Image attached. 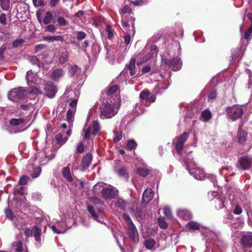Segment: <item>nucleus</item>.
Wrapping results in <instances>:
<instances>
[{
  "label": "nucleus",
  "instance_id": "69168bd1",
  "mask_svg": "<svg viewBox=\"0 0 252 252\" xmlns=\"http://www.w3.org/2000/svg\"><path fill=\"white\" fill-rule=\"evenodd\" d=\"M103 110H114V107H112L111 104L107 103L103 108Z\"/></svg>",
  "mask_w": 252,
  "mask_h": 252
},
{
  "label": "nucleus",
  "instance_id": "2eb2a0df",
  "mask_svg": "<svg viewBox=\"0 0 252 252\" xmlns=\"http://www.w3.org/2000/svg\"><path fill=\"white\" fill-rule=\"evenodd\" d=\"M177 214L178 217L184 220H188L191 218L190 212L186 210H179Z\"/></svg>",
  "mask_w": 252,
  "mask_h": 252
},
{
  "label": "nucleus",
  "instance_id": "c756f323",
  "mask_svg": "<svg viewBox=\"0 0 252 252\" xmlns=\"http://www.w3.org/2000/svg\"><path fill=\"white\" fill-rule=\"evenodd\" d=\"M212 118V114L211 111H202L201 115V118L204 122H207L211 119Z\"/></svg>",
  "mask_w": 252,
  "mask_h": 252
},
{
  "label": "nucleus",
  "instance_id": "ea45409f",
  "mask_svg": "<svg viewBox=\"0 0 252 252\" xmlns=\"http://www.w3.org/2000/svg\"><path fill=\"white\" fill-rule=\"evenodd\" d=\"M163 213L167 218H172V210L171 208L168 206L164 207L163 208Z\"/></svg>",
  "mask_w": 252,
  "mask_h": 252
},
{
  "label": "nucleus",
  "instance_id": "4468645a",
  "mask_svg": "<svg viewBox=\"0 0 252 252\" xmlns=\"http://www.w3.org/2000/svg\"><path fill=\"white\" fill-rule=\"evenodd\" d=\"M243 114V111H228V118L232 121H235L241 118Z\"/></svg>",
  "mask_w": 252,
  "mask_h": 252
},
{
  "label": "nucleus",
  "instance_id": "338daca9",
  "mask_svg": "<svg viewBox=\"0 0 252 252\" xmlns=\"http://www.w3.org/2000/svg\"><path fill=\"white\" fill-rule=\"evenodd\" d=\"M77 100L76 99H73L69 103V106L72 108H75L77 105Z\"/></svg>",
  "mask_w": 252,
  "mask_h": 252
},
{
  "label": "nucleus",
  "instance_id": "864d4df0",
  "mask_svg": "<svg viewBox=\"0 0 252 252\" xmlns=\"http://www.w3.org/2000/svg\"><path fill=\"white\" fill-rule=\"evenodd\" d=\"M217 95V94L216 91H212L208 94V100L210 101L213 100L216 97Z\"/></svg>",
  "mask_w": 252,
  "mask_h": 252
},
{
  "label": "nucleus",
  "instance_id": "dca6fc26",
  "mask_svg": "<svg viewBox=\"0 0 252 252\" xmlns=\"http://www.w3.org/2000/svg\"><path fill=\"white\" fill-rule=\"evenodd\" d=\"M28 121L27 119L24 118H19V119H12L10 120L9 124L11 126H17L20 125L21 124H24L25 122Z\"/></svg>",
  "mask_w": 252,
  "mask_h": 252
},
{
  "label": "nucleus",
  "instance_id": "f704fd0d",
  "mask_svg": "<svg viewBox=\"0 0 252 252\" xmlns=\"http://www.w3.org/2000/svg\"><path fill=\"white\" fill-rule=\"evenodd\" d=\"M33 5L36 7L44 6L47 3L46 0H32Z\"/></svg>",
  "mask_w": 252,
  "mask_h": 252
},
{
  "label": "nucleus",
  "instance_id": "a211bd4d",
  "mask_svg": "<svg viewBox=\"0 0 252 252\" xmlns=\"http://www.w3.org/2000/svg\"><path fill=\"white\" fill-rule=\"evenodd\" d=\"M119 176L126 179L129 177L127 168L126 166L121 167L118 170Z\"/></svg>",
  "mask_w": 252,
  "mask_h": 252
},
{
  "label": "nucleus",
  "instance_id": "c9c22d12",
  "mask_svg": "<svg viewBox=\"0 0 252 252\" xmlns=\"http://www.w3.org/2000/svg\"><path fill=\"white\" fill-rule=\"evenodd\" d=\"M115 137L113 138V141L115 143L120 141L122 138V133L121 131H114Z\"/></svg>",
  "mask_w": 252,
  "mask_h": 252
},
{
  "label": "nucleus",
  "instance_id": "37998d69",
  "mask_svg": "<svg viewBox=\"0 0 252 252\" xmlns=\"http://www.w3.org/2000/svg\"><path fill=\"white\" fill-rule=\"evenodd\" d=\"M118 88V86L117 85H115L111 86L109 89L106 94L108 95L114 94L117 91Z\"/></svg>",
  "mask_w": 252,
  "mask_h": 252
},
{
  "label": "nucleus",
  "instance_id": "a18cd8bd",
  "mask_svg": "<svg viewBox=\"0 0 252 252\" xmlns=\"http://www.w3.org/2000/svg\"><path fill=\"white\" fill-rule=\"evenodd\" d=\"M5 213L6 214V217L10 220H12L14 218V214L12 212V211L6 208L5 210Z\"/></svg>",
  "mask_w": 252,
  "mask_h": 252
},
{
  "label": "nucleus",
  "instance_id": "393cba45",
  "mask_svg": "<svg viewBox=\"0 0 252 252\" xmlns=\"http://www.w3.org/2000/svg\"><path fill=\"white\" fill-rule=\"evenodd\" d=\"M75 111H67L65 120L69 124L72 126V123L74 120V113Z\"/></svg>",
  "mask_w": 252,
  "mask_h": 252
},
{
  "label": "nucleus",
  "instance_id": "13d9d810",
  "mask_svg": "<svg viewBox=\"0 0 252 252\" xmlns=\"http://www.w3.org/2000/svg\"><path fill=\"white\" fill-rule=\"evenodd\" d=\"M86 36V34L83 32H77V35L76 38L78 40H82L84 39Z\"/></svg>",
  "mask_w": 252,
  "mask_h": 252
},
{
  "label": "nucleus",
  "instance_id": "bf43d9fd",
  "mask_svg": "<svg viewBox=\"0 0 252 252\" xmlns=\"http://www.w3.org/2000/svg\"><path fill=\"white\" fill-rule=\"evenodd\" d=\"M78 69V67L77 65H73L69 70V73L71 76H73L75 73Z\"/></svg>",
  "mask_w": 252,
  "mask_h": 252
},
{
  "label": "nucleus",
  "instance_id": "f03ea898",
  "mask_svg": "<svg viewBox=\"0 0 252 252\" xmlns=\"http://www.w3.org/2000/svg\"><path fill=\"white\" fill-rule=\"evenodd\" d=\"M101 126L97 121H94L91 126H89L86 129H84V134L83 139L85 140L90 139L92 136L94 137L100 131Z\"/></svg>",
  "mask_w": 252,
  "mask_h": 252
},
{
  "label": "nucleus",
  "instance_id": "e2e57ef3",
  "mask_svg": "<svg viewBox=\"0 0 252 252\" xmlns=\"http://www.w3.org/2000/svg\"><path fill=\"white\" fill-rule=\"evenodd\" d=\"M60 0H50L49 5L51 7H54L59 2Z\"/></svg>",
  "mask_w": 252,
  "mask_h": 252
},
{
  "label": "nucleus",
  "instance_id": "f8f14e48",
  "mask_svg": "<svg viewBox=\"0 0 252 252\" xmlns=\"http://www.w3.org/2000/svg\"><path fill=\"white\" fill-rule=\"evenodd\" d=\"M153 197V192L151 189H146L143 193L142 204H147Z\"/></svg>",
  "mask_w": 252,
  "mask_h": 252
},
{
  "label": "nucleus",
  "instance_id": "f3484780",
  "mask_svg": "<svg viewBox=\"0 0 252 252\" xmlns=\"http://www.w3.org/2000/svg\"><path fill=\"white\" fill-rule=\"evenodd\" d=\"M100 117L102 119H110L114 116L118 111H100Z\"/></svg>",
  "mask_w": 252,
  "mask_h": 252
},
{
  "label": "nucleus",
  "instance_id": "2f4dec72",
  "mask_svg": "<svg viewBox=\"0 0 252 252\" xmlns=\"http://www.w3.org/2000/svg\"><path fill=\"white\" fill-rule=\"evenodd\" d=\"M137 146V143L133 140L131 139L127 141V145L125 149L127 150L131 151Z\"/></svg>",
  "mask_w": 252,
  "mask_h": 252
},
{
  "label": "nucleus",
  "instance_id": "cd10ccee",
  "mask_svg": "<svg viewBox=\"0 0 252 252\" xmlns=\"http://www.w3.org/2000/svg\"><path fill=\"white\" fill-rule=\"evenodd\" d=\"M55 138L57 140V143L60 145H63L66 141L67 140V137L63 138V135L61 133H58L56 134Z\"/></svg>",
  "mask_w": 252,
  "mask_h": 252
},
{
  "label": "nucleus",
  "instance_id": "6ab92c4d",
  "mask_svg": "<svg viewBox=\"0 0 252 252\" xmlns=\"http://www.w3.org/2000/svg\"><path fill=\"white\" fill-rule=\"evenodd\" d=\"M186 227L190 230H198L200 228V225L193 221H190L186 224Z\"/></svg>",
  "mask_w": 252,
  "mask_h": 252
},
{
  "label": "nucleus",
  "instance_id": "4d7b16f0",
  "mask_svg": "<svg viewBox=\"0 0 252 252\" xmlns=\"http://www.w3.org/2000/svg\"><path fill=\"white\" fill-rule=\"evenodd\" d=\"M46 45L45 44H37L35 47V52H37L38 51H40L42 50H43L46 48Z\"/></svg>",
  "mask_w": 252,
  "mask_h": 252
},
{
  "label": "nucleus",
  "instance_id": "1a4fd4ad",
  "mask_svg": "<svg viewBox=\"0 0 252 252\" xmlns=\"http://www.w3.org/2000/svg\"><path fill=\"white\" fill-rule=\"evenodd\" d=\"M44 90L46 95L49 98H53L57 92V87L54 83L51 81H48L45 85Z\"/></svg>",
  "mask_w": 252,
  "mask_h": 252
},
{
  "label": "nucleus",
  "instance_id": "bb28decb",
  "mask_svg": "<svg viewBox=\"0 0 252 252\" xmlns=\"http://www.w3.org/2000/svg\"><path fill=\"white\" fill-rule=\"evenodd\" d=\"M13 246L15 251L16 252H22L23 250V243L21 241L14 242Z\"/></svg>",
  "mask_w": 252,
  "mask_h": 252
},
{
  "label": "nucleus",
  "instance_id": "603ef678",
  "mask_svg": "<svg viewBox=\"0 0 252 252\" xmlns=\"http://www.w3.org/2000/svg\"><path fill=\"white\" fill-rule=\"evenodd\" d=\"M76 150L78 153H82L84 150V145L82 142H80L77 146Z\"/></svg>",
  "mask_w": 252,
  "mask_h": 252
},
{
  "label": "nucleus",
  "instance_id": "ddd939ff",
  "mask_svg": "<svg viewBox=\"0 0 252 252\" xmlns=\"http://www.w3.org/2000/svg\"><path fill=\"white\" fill-rule=\"evenodd\" d=\"M68 164L67 166L64 167L62 169L63 176L69 182L73 181V178L71 175L70 168Z\"/></svg>",
  "mask_w": 252,
  "mask_h": 252
},
{
  "label": "nucleus",
  "instance_id": "423d86ee",
  "mask_svg": "<svg viewBox=\"0 0 252 252\" xmlns=\"http://www.w3.org/2000/svg\"><path fill=\"white\" fill-rule=\"evenodd\" d=\"M126 233L130 239L134 243H138L139 240L138 233L134 224L128 225V226H127Z\"/></svg>",
  "mask_w": 252,
  "mask_h": 252
},
{
  "label": "nucleus",
  "instance_id": "7c9ffc66",
  "mask_svg": "<svg viewBox=\"0 0 252 252\" xmlns=\"http://www.w3.org/2000/svg\"><path fill=\"white\" fill-rule=\"evenodd\" d=\"M174 71L180 70L182 66V61L180 58L174 59Z\"/></svg>",
  "mask_w": 252,
  "mask_h": 252
},
{
  "label": "nucleus",
  "instance_id": "6e6d98bb",
  "mask_svg": "<svg viewBox=\"0 0 252 252\" xmlns=\"http://www.w3.org/2000/svg\"><path fill=\"white\" fill-rule=\"evenodd\" d=\"M233 213L236 215H240L242 213V209L238 204H236Z\"/></svg>",
  "mask_w": 252,
  "mask_h": 252
},
{
  "label": "nucleus",
  "instance_id": "c85d7f7f",
  "mask_svg": "<svg viewBox=\"0 0 252 252\" xmlns=\"http://www.w3.org/2000/svg\"><path fill=\"white\" fill-rule=\"evenodd\" d=\"M53 14H52V12H47L46 13V16L43 20L44 24L46 25L49 24L53 19Z\"/></svg>",
  "mask_w": 252,
  "mask_h": 252
},
{
  "label": "nucleus",
  "instance_id": "4be33fe9",
  "mask_svg": "<svg viewBox=\"0 0 252 252\" xmlns=\"http://www.w3.org/2000/svg\"><path fill=\"white\" fill-rule=\"evenodd\" d=\"M87 210L90 213V214L91 215L92 218H93L96 220H97L99 218V217L97 213L95 212L94 206L93 205H88Z\"/></svg>",
  "mask_w": 252,
  "mask_h": 252
},
{
  "label": "nucleus",
  "instance_id": "7ed1b4c3",
  "mask_svg": "<svg viewBox=\"0 0 252 252\" xmlns=\"http://www.w3.org/2000/svg\"><path fill=\"white\" fill-rule=\"evenodd\" d=\"M27 94V91L22 87L14 88L9 91L8 98L10 100L16 101L24 98Z\"/></svg>",
  "mask_w": 252,
  "mask_h": 252
},
{
  "label": "nucleus",
  "instance_id": "a19ab883",
  "mask_svg": "<svg viewBox=\"0 0 252 252\" xmlns=\"http://www.w3.org/2000/svg\"><path fill=\"white\" fill-rule=\"evenodd\" d=\"M91 201L96 204L102 205L104 204V202L101 200L99 198L96 196H93L91 198Z\"/></svg>",
  "mask_w": 252,
  "mask_h": 252
},
{
  "label": "nucleus",
  "instance_id": "f257e3e1",
  "mask_svg": "<svg viewBox=\"0 0 252 252\" xmlns=\"http://www.w3.org/2000/svg\"><path fill=\"white\" fill-rule=\"evenodd\" d=\"M100 190L101 196L105 200L114 198L116 195L115 190L113 189L104 187V183H97L94 186L93 191L95 194H98Z\"/></svg>",
  "mask_w": 252,
  "mask_h": 252
},
{
  "label": "nucleus",
  "instance_id": "de8ad7c7",
  "mask_svg": "<svg viewBox=\"0 0 252 252\" xmlns=\"http://www.w3.org/2000/svg\"><path fill=\"white\" fill-rule=\"evenodd\" d=\"M123 218L125 219V220L127 222V226H128V225L134 224L128 214L124 213L123 214Z\"/></svg>",
  "mask_w": 252,
  "mask_h": 252
},
{
  "label": "nucleus",
  "instance_id": "09e8293b",
  "mask_svg": "<svg viewBox=\"0 0 252 252\" xmlns=\"http://www.w3.org/2000/svg\"><path fill=\"white\" fill-rule=\"evenodd\" d=\"M57 21L60 26H65L67 24V21L62 17H57Z\"/></svg>",
  "mask_w": 252,
  "mask_h": 252
},
{
  "label": "nucleus",
  "instance_id": "39448f33",
  "mask_svg": "<svg viewBox=\"0 0 252 252\" xmlns=\"http://www.w3.org/2000/svg\"><path fill=\"white\" fill-rule=\"evenodd\" d=\"M252 160L251 158L249 156L241 157L238 159L237 167L239 169L246 170L249 169L252 165Z\"/></svg>",
  "mask_w": 252,
  "mask_h": 252
},
{
  "label": "nucleus",
  "instance_id": "473e14b6",
  "mask_svg": "<svg viewBox=\"0 0 252 252\" xmlns=\"http://www.w3.org/2000/svg\"><path fill=\"white\" fill-rule=\"evenodd\" d=\"M158 223L159 226L162 229H165L168 227V224L163 217H160L158 219Z\"/></svg>",
  "mask_w": 252,
  "mask_h": 252
},
{
  "label": "nucleus",
  "instance_id": "774afa93",
  "mask_svg": "<svg viewBox=\"0 0 252 252\" xmlns=\"http://www.w3.org/2000/svg\"><path fill=\"white\" fill-rule=\"evenodd\" d=\"M151 71V67L149 65L145 66L142 69V71L143 73H147Z\"/></svg>",
  "mask_w": 252,
  "mask_h": 252
},
{
  "label": "nucleus",
  "instance_id": "8fccbe9b",
  "mask_svg": "<svg viewBox=\"0 0 252 252\" xmlns=\"http://www.w3.org/2000/svg\"><path fill=\"white\" fill-rule=\"evenodd\" d=\"M131 8L127 5H125L121 10V13L125 14L126 13H131Z\"/></svg>",
  "mask_w": 252,
  "mask_h": 252
},
{
  "label": "nucleus",
  "instance_id": "680f3d73",
  "mask_svg": "<svg viewBox=\"0 0 252 252\" xmlns=\"http://www.w3.org/2000/svg\"><path fill=\"white\" fill-rule=\"evenodd\" d=\"M24 42L23 39L16 40L13 42L12 45L14 47H17L19 46V45H21Z\"/></svg>",
  "mask_w": 252,
  "mask_h": 252
},
{
  "label": "nucleus",
  "instance_id": "49530a36",
  "mask_svg": "<svg viewBox=\"0 0 252 252\" xmlns=\"http://www.w3.org/2000/svg\"><path fill=\"white\" fill-rule=\"evenodd\" d=\"M56 28L55 26L53 24L48 25L45 27V31L46 32H53L56 31Z\"/></svg>",
  "mask_w": 252,
  "mask_h": 252
},
{
  "label": "nucleus",
  "instance_id": "052dcab7",
  "mask_svg": "<svg viewBox=\"0 0 252 252\" xmlns=\"http://www.w3.org/2000/svg\"><path fill=\"white\" fill-rule=\"evenodd\" d=\"M0 23L2 24L3 25H5L6 24V18L5 14L2 13L0 15Z\"/></svg>",
  "mask_w": 252,
  "mask_h": 252
},
{
  "label": "nucleus",
  "instance_id": "4c0bfd02",
  "mask_svg": "<svg viewBox=\"0 0 252 252\" xmlns=\"http://www.w3.org/2000/svg\"><path fill=\"white\" fill-rule=\"evenodd\" d=\"M1 7L3 10H8L9 7V0H0Z\"/></svg>",
  "mask_w": 252,
  "mask_h": 252
},
{
  "label": "nucleus",
  "instance_id": "9d476101",
  "mask_svg": "<svg viewBox=\"0 0 252 252\" xmlns=\"http://www.w3.org/2000/svg\"><path fill=\"white\" fill-rule=\"evenodd\" d=\"M240 244L245 248H251L252 247V235L246 234L242 236Z\"/></svg>",
  "mask_w": 252,
  "mask_h": 252
},
{
  "label": "nucleus",
  "instance_id": "c03bdc74",
  "mask_svg": "<svg viewBox=\"0 0 252 252\" xmlns=\"http://www.w3.org/2000/svg\"><path fill=\"white\" fill-rule=\"evenodd\" d=\"M252 33V21L251 24L249 28V29L245 32L244 34V37L246 40H249L251 34Z\"/></svg>",
  "mask_w": 252,
  "mask_h": 252
},
{
  "label": "nucleus",
  "instance_id": "79ce46f5",
  "mask_svg": "<svg viewBox=\"0 0 252 252\" xmlns=\"http://www.w3.org/2000/svg\"><path fill=\"white\" fill-rule=\"evenodd\" d=\"M117 206L121 209H125L126 201L122 199H119L117 201Z\"/></svg>",
  "mask_w": 252,
  "mask_h": 252
},
{
  "label": "nucleus",
  "instance_id": "58836bf2",
  "mask_svg": "<svg viewBox=\"0 0 252 252\" xmlns=\"http://www.w3.org/2000/svg\"><path fill=\"white\" fill-rule=\"evenodd\" d=\"M29 179L28 176L23 175L20 178L18 184L20 185H26L27 184Z\"/></svg>",
  "mask_w": 252,
  "mask_h": 252
},
{
  "label": "nucleus",
  "instance_id": "5fc2aeb1",
  "mask_svg": "<svg viewBox=\"0 0 252 252\" xmlns=\"http://www.w3.org/2000/svg\"><path fill=\"white\" fill-rule=\"evenodd\" d=\"M153 55V53H148L146 54L143 57L142 60V63H145L148 61Z\"/></svg>",
  "mask_w": 252,
  "mask_h": 252
},
{
  "label": "nucleus",
  "instance_id": "b1692460",
  "mask_svg": "<svg viewBox=\"0 0 252 252\" xmlns=\"http://www.w3.org/2000/svg\"><path fill=\"white\" fill-rule=\"evenodd\" d=\"M135 62L136 60L134 58H132L129 62L128 65V69L130 70V75L131 76H133L135 74Z\"/></svg>",
  "mask_w": 252,
  "mask_h": 252
},
{
  "label": "nucleus",
  "instance_id": "aec40b11",
  "mask_svg": "<svg viewBox=\"0 0 252 252\" xmlns=\"http://www.w3.org/2000/svg\"><path fill=\"white\" fill-rule=\"evenodd\" d=\"M136 172L140 176L146 177L149 174L150 171L145 168L138 167L136 168Z\"/></svg>",
  "mask_w": 252,
  "mask_h": 252
},
{
  "label": "nucleus",
  "instance_id": "412c9836",
  "mask_svg": "<svg viewBox=\"0 0 252 252\" xmlns=\"http://www.w3.org/2000/svg\"><path fill=\"white\" fill-rule=\"evenodd\" d=\"M63 75V71L61 69H56L52 73V79L57 81Z\"/></svg>",
  "mask_w": 252,
  "mask_h": 252
},
{
  "label": "nucleus",
  "instance_id": "5701e85b",
  "mask_svg": "<svg viewBox=\"0 0 252 252\" xmlns=\"http://www.w3.org/2000/svg\"><path fill=\"white\" fill-rule=\"evenodd\" d=\"M43 39L44 40H46L48 42H52L54 40H60V41H63V38L62 35H57V36H45L43 37Z\"/></svg>",
  "mask_w": 252,
  "mask_h": 252
},
{
  "label": "nucleus",
  "instance_id": "e433bc0d",
  "mask_svg": "<svg viewBox=\"0 0 252 252\" xmlns=\"http://www.w3.org/2000/svg\"><path fill=\"white\" fill-rule=\"evenodd\" d=\"M150 92L148 89H144L140 94L139 97L142 99H146L149 98Z\"/></svg>",
  "mask_w": 252,
  "mask_h": 252
},
{
  "label": "nucleus",
  "instance_id": "72a5a7b5",
  "mask_svg": "<svg viewBox=\"0 0 252 252\" xmlns=\"http://www.w3.org/2000/svg\"><path fill=\"white\" fill-rule=\"evenodd\" d=\"M28 92L30 94H32L36 95L41 94L42 93L40 89L35 86L30 87L29 89Z\"/></svg>",
  "mask_w": 252,
  "mask_h": 252
},
{
  "label": "nucleus",
  "instance_id": "3c124183",
  "mask_svg": "<svg viewBox=\"0 0 252 252\" xmlns=\"http://www.w3.org/2000/svg\"><path fill=\"white\" fill-rule=\"evenodd\" d=\"M68 59V54L67 53H63V55L60 57L59 59V62L60 63L63 64Z\"/></svg>",
  "mask_w": 252,
  "mask_h": 252
},
{
  "label": "nucleus",
  "instance_id": "0e129e2a",
  "mask_svg": "<svg viewBox=\"0 0 252 252\" xmlns=\"http://www.w3.org/2000/svg\"><path fill=\"white\" fill-rule=\"evenodd\" d=\"M43 11V10L42 9V10H38L36 11V17H37V19L38 20V21L41 23V18H40V16H41V15L42 14V12Z\"/></svg>",
  "mask_w": 252,
  "mask_h": 252
},
{
  "label": "nucleus",
  "instance_id": "0eeeda50",
  "mask_svg": "<svg viewBox=\"0 0 252 252\" xmlns=\"http://www.w3.org/2000/svg\"><path fill=\"white\" fill-rule=\"evenodd\" d=\"M188 136L189 133L185 132L177 138V141L176 144L175 149L177 153L180 155L182 154L184 144L188 139Z\"/></svg>",
  "mask_w": 252,
  "mask_h": 252
},
{
  "label": "nucleus",
  "instance_id": "6e6552de",
  "mask_svg": "<svg viewBox=\"0 0 252 252\" xmlns=\"http://www.w3.org/2000/svg\"><path fill=\"white\" fill-rule=\"evenodd\" d=\"M243 123L239 125L237 132V142L241 145H245L248 137L247 132L242 129Z\"/></svg>",
  "mask_w": 252,
  "mask_h": 252
},
{
  "label": "nucleus",
  "instance_id": "a878e982",
  "mask_svg": "<svg viewBox=\"0 0 252 252\" xmlns=\"http://www.w3.org/2000/svg\"><path fill=\"white\" fill-rule=\"evenodd\" d=\"M155 244V241L151 238L146 239L144 242L145 247L149 250H151L154 247Z\"/></svg>",
  "mask_w": 252,
  "mask_h": 252
},
{
  "label": "nucleus",
  "instance_id": "9b49d317",
  "mask_svg": "<svg viewBox=\"0 0 252 252\" xmlns=\"http://www.w3.org/2000/svg\"><path fill=\"white\" fill-rule=\"evenodd\" d=\"M92 159L93 156L90 153H87L83 157L81 163L82 168H83V170H85L89 168L91 163Z\"/></svg>",
  "mask_w": 252,
  "mask_h": 252
},
{
  "label": "nucleus",
  "instance_id": "20e7f679",
  "mask_svg": "<svg viewBox=\"0 0 252 252\" xmlns=\"http://www.w3.org/2000/svg\"><path fill=\"white\" fill-rule=\"evenodd\" d=\"M24 232L27 238L31 237L33 235L35 241L39 244H41V230L37 226L33 227L32 229L30 228H26Z\"/></svg>",
  "mask_w": 252,
  "mask_h": 252
}]
</instances>
